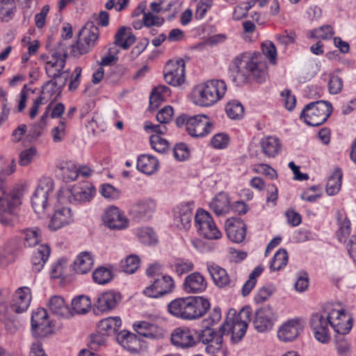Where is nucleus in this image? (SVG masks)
<instances>
[{"instance_id": "1", "label": "nucleus", "mask_w": 356, "mask_h": 356, "mask_svg": "<svg viewBox=\"0 0 356 356\" xmlns=\"http://www.w3.org/2000/svg\"><path fill=\"white\" fill-rule=\"evenodd\" d=\"M259 54L243 53L236 56L230 67L233 81L245 83L251 74L257 82H262L266 76V65L259 60Z\"/></svg>"}, {"instance_id": "2", "label": "nucleus", "mask_w": 356, "mask_h": 356, "mask_svg": "<svg viewBox=\"0 0 356 356\" xmlns=\"http://www.w3.org/2000/svg\"><path fill=\"white\" fill-rule=\"evenodd\" d=\"M168 308L175 317L193 320L203 316L209 309L210 303L202 296H189L173 300L168 304Z\"/></svg>"}, {"instance_id": "3", "label": "nucleus", "mask_w": 356, "mask_h": 356, "mask_svg": "<svg viewBox=\"0 0 356 356\" xmlns=\"http://www.w3.org/2000/svg\"><path fill=\"white\" fill-rule=\"evenodd\" d=\"M226 90L227 86L223 81H208L194 88V102L201 106H210L219 101Z\"/></svg>"}, {"instance_id": "4", "label": "nucleus", "mask_w": 356, "mask_h": 356, "mask_svg": "<svg viewBox=\"0 0 356 356\" xmlns=\"http://www.w3.org/2000/svg\"><path fill=\"white\" fill-rule=\"evenodd\" d=\"M250 316V307H243L237 315L235 309H230L227 313L226 321L222 325H226L225 335L231 332L232 341L234 343L239 342L246 332Z\"/></svg>"}, {"instance_id": "5", "label": "nucleus", "mask_w": 356, "mask_h": 356, "mask_svg": "<svg viewBox=\"0 0 356 356\" xmlns=\"http://www.w3.org/2000/svg\"><path fill=\"white\" fill-rule=\"evenodd\" d=\"M176 124L180 128H184L192 137H203L208 134L212 124L206 115L189 116L183 114L176 119Z\"/></svg>"}, {"instance_id": "6", "label": "nucleus", "mask_w": 356, "mask_h": 356, "mask_svg": "<svg viewBox=\"0 0 356 356\" xmlns=\"http://www.w3.org/2000/svg\"><path fill=\"white\" fill-rule=\"evenodd\" d=\"M332 112V106L325 101H317L306 105L302 111L300 118L312 127H317L325 122Z\"/></svg>"}, {"instance_id": "7", "label": "nucleus", "mask_w": 356, "mask_h": 356, "mask_svg": "<svg viewBox=\"0 0 356 356\" xmlns=\"http://www.w3.org/2000/svg\"><path fill=\"white\" fill-rule=\"evenodd\" d=\"M99 36V29L93 22H88L80 30L76 44L72 45V54L79 56L89 52Z\"/></svg>"}, {"instance_id": "8", "label": "nucleus", "mask_w": 356, "mask_h": 356, "mask_svg": "<svg viewBox=\"0 0 356 356\" xmlns=\"http://www.w3.org/2000/svg\"><path fill=\"white\" fill-rule=\"evenodd\" d=\"M54 181L49 178L40 180L31 197V204L35 212L39 215L44 213L48 204L49 193L53 191Z\"/></svg>"}, {"instance_id": "9", "label": "nucleus", "mask_w": 356, "mask_h": 356, "mask_svg": "<svg viewBox=\"0 0 356 356\" xmlns=\"http://www.w3.org/2000/svg\"><path fill=\"white\" fill-rule=\"evenodd\" d=\"M221 325L218 330L207 325L206 327L197 333V340L207 344L206 350L209 353H215L222 348L225 327Z\"/></svg>"}, {"instance_id": "10", "label": "nucleus", "mask_w": 356, "mask_h": 356, "mask_svg": "<svg viewBox=\"0 0 356 356\" xmlns=\"http://www.w3.org/2000/svg\"><path fill=\"white\" fill-rule=\"evenodd\" d=\"M195 224L200 235L208 239H218L221 237V233L217 228L211 215L199 209L195 216Z\"/></svg>"}, {"instance_id": "11", "label": "nucleus", "mask_w": 356, "mask_h": 356, "mask_svg": "<svg viewBox=\"0 0 356 356\" xmlns=\"http://www.w3.org/2000/svg\"><path fill=\"white\" fill-rule=\"evenodd\" d=\"M92 187L87 184L74 186L71 189L61 191L58 198L60 202L65 203L68 201L71 203H82L90 201L94 192Z\"/></svg>"}, {"instance_id": "12", "label": "nucleus", "mask_w": 356, "mask_h": 356, "mask_svg": "<svg viewBox=\"0 0 356 356\" xmlns=\"http://www.w3.org/2000/svg\"><path fill=\"white\" fill-rule=\"evenodd\" d=\"M329 310H324L321 313L313 314L311 320V327L314 330V337L317 341L322 343H327L330 341L328 326L330 325Z\"/></svg>"}, {"instance_id": "13", "label": "nucleus", "mask_w": 356, "mask_h": 356, "mask_svg": "<svg viewBox=\"0 0 356 356\" xmlns=\"http://www.w3.org/2000/svg\"><path fill=\"white\" fill-rule=\"evenodd\" d=\"M164 79L174 87L181 86L185 82V62L183 59L169 60L163 70Z\"/></svg>"}, {"instance_id": "14", "label": "nucleus", "mask_w": 356, "mask_h": 356, "mask_svg": "<svg viewBox=\"0 0 356 356\" xmlns=\"http://www.w3.org/2000/svg\"><path fill=\"white\" fill-rule=\"evenodd\" d=\"M31 328L33 334L38 338L46 337L53 332V327L44 309L39 308L33 313Z\"/></svg>"}, {"instance_id": "15", "label": "nucleus", "mask_w": 356, "mask_h": 356, "mask_svg": "<svg viewBox=\"0 0 356 356\" xmlns=\"http://www.w3.org/2000/svg\"><path fill=\"white\" fill-rule=\"evenodd\" d=\"M67 57L66 45L59 42L51 56V60L45 65V71L49 77H55L57 73L65 70Z\"/></svg>"}, {"instance_id": "16", "label": "nucleus", "mask_w": 356, "mask_h": 356, "mask_svg": "<svg viewBox=\"0 0 356 356\" xmlns=\"http://www.w3.org/2000/svg\"><path fill=\"white\" fill-rule=\"evenodd\" d=\"M330 325L339 335L348 333L353 326V318L343 309H332L329 310Z\"/></svg>"}, {"instance_id": "17", "label": "nucleus", "mask_w": 356, "mask_h": 356, "mask_svg": "<svg viewBox=\"0 0 356 356\" xmlns=\"http://www.w3.org/2000/svg\"><path fill=\"white\" fill-rule=\"evenodd\" d=\"M151 282L152 284L143 291V293L149 298H156L162 296L170 293L174 287L173 280L168 275L154 277Z\"/></svg>"}, {"instance_id": "18", "label": "nucleus", "mask_w": 356, "mask_h": 356, "mask_svg": "<svg viewBox=\"0 0 356 356\" xmlns=\"http://www.w3.org/2000/svg\"><path fill=\"white\" fill-rule=\"evenodd\" d=\"M304 321L300 318H293L284 322L277 330V337L284 342L293 341L303 331Z\"/></svg>"}, {"instance_id": "19", "label": "nucleus", "mask_w": 356, "mask_h": 356, "mask_svg": "<svg viewBox=\"0 0 356 356\" xmlns=\"http://www.w3.org/2000/svg\"><path fill=\"white\" fill-rule=\"evenodd\" d=\"M276 316L273 308L264 306L255 312L253 325L254 329L259 332H266L272 330Z\"/></svg>"}, {"instance_id": "20", "label": "nucleus", "mask_w": 356, "mask_h": 356, "mask_svg": "<svg viewBox=\"0 0 356 356\" xmlns=\"http://www.w3.org/2000/svg\"><path fill=\"white\" fill-rule=\"evenodd\" d=\"M155 203L149 199L141 200L130 208L129 214L137 222L146 221L152 218L155 209Z\"/></svg>"}, {"instance_id": "21", "label": "nucleus", "mask_w": 356, "mask_h": 356, "mask_svg": "<svg viewBox=\"0 0 356 356\" xmlns=\"http://www.w3.org/2000/svg\"><path fill=\"white\" fill-rule=\"evenodd\" d=\"M227 237L233 242H242L246 235V225L239 218H231L225 222Z\"/></svg>"}, {"instance_id": "22", "label": "nucleus", "mask_w": 356, "mask_h": 356, "mask_svg": "<svg viewBox=\"0 0 356 356\" xmlns=\"http://www.w3.org/2000/svg\"><path fill=\"white\" fill-rule=\"evenodd\" d=\"M70 70H65L56 74L55 77H50L51 80L48 81L42 87V94H48L49 97L58 92H61L63 87L66 85L70 76Z\"/></svg>"}, {"instance_id": "23", "label": "nucleus", "mask_w": 356, "mask_h": 356, "mask_svg": "<svg viewBox=\"0 0 356 356\" xmlns=\"http://www.w3.org/2000/svg\"><path fill=\"white\" fill-rule=\"evenodd\" d=\"M103 221L106 226L113 229H122L127 226V219L122 215L118 208H108L103 216Z\"/></svg>"}, {"instance_id": "24", "label": "nucleus", "mask_w": 356, "mask_h": 356, "mask_svg": "<svg viewBox=\"0 0 356 356\" xmlns=\"http://www.w3.org/2000/svg\"><path fill=\"white\" fill-rule=\"evenodd\" d=\"M31 299L30 289L28 287L18 289L13 296L10 310L17 314L25 312L29 306Z\"/></svg>"}, {"instance_id": "25", "label": "nucleus", "mask_w": 356, "mask_h": 356, "mask_svg": "<svg viewBox=\"0 0 356 356\" xmlns=\"http://www.w3.org/2000/svg\"><path fill=\"white\" fill-rule=\"evenodd\" d=\"M192 210V204L189 202L180 204L175 209L174 219L177 227L184 229H188L191 227Z\"/></svg>"}, {"instance_id": "26", "label": "nucleus", "mask_w": 356, "mask_h": 356, "mask_svg": "<svg viewBox=\"0 0 356 356\" xmlns=\"http://www.w3.org/2000/svg\"><path fill=\"white\" fill-rule=\"evenodd\" d=\"M134 330L138 334L151 339L163 337L164 330L162 327L147 321H140L134 324Z\"/></svg>"}, {"instance_id": "27", "label": "nucleus", "mask_w": 356, "mask_h": 356, "mask_svg": "<svg viewBox=\"0 0 356 356\" xmlns=\"http://www.w3.org/2000/svg\"><path fill=\"white\" fill-rule=\"evenodd\" d=\"M171 341L173 345L182 348L193 347L197 343L188 328H177L171 335Z\"/></svg>"}, {"instance_id": "28", "label": "nucleus", "mask_w": 356, "mask_h": 356, "mask_svg": "<svg viewBox=\"0 0 356 356\" xmlns=\"http://www.w3.org/2000/svg\"><path fill=\"white\" fill-rule=\"evenodd\" d=\"M72 221L71 209L67 207H62L55 211L49 222V228L55 231L69 225Z\"/></svg>"}, {"instance_id": "29", "label": "nucleus", "mask_w": 356, "mask_h": 356, "mask_svg": "<svg viewBox=\"0 0 356 356\" xmlns=\"http://www.w3.org/2000/svg\"><path fill=\"white\" fill-rule=\"evenodd\" d=\"M207 286L204 277L197 272L188 275L184 282V289L187 293H201Z\"/></svg>"}, {"instance_id": "30", "label": "nucleus", "mask_w": 356, "mask_h": 356, "mask_svg": "<svg viewBox=\"0 0 356 356\" xmlns=\"http://www.w3.org/2000/svg\"><path fill=\"white\" fill-rule=\"evenodd\" d=\"M120 298L121 297L118 293L111 291L106 292L97 298L95 306L100 312L108 311L116 307Z\"/></svg>"}, {"instance_id": "31", "label": "nucleus", "mask_w": 356, "mask_h": 356, "mask_svg": "<svg viewBox=\"0 0 356 356\" xmlns=\"http://www.w3.org/2000/svg\"><path fill=\"white\" fill-rule=\"evenodd\" d=\"M48 306L51 312L58 316L70 318L73 315L61 296H54L51 297L49 300Z\"/></svg>"}, {"instance_id": "32", "label": "nucleus", "mask_w": 356, "mask_h": 356, "mask_svg": "<svg viewBox=\"0 0 356 356\" xmlns=\"http://www.w3.org/2000/svg\"><path fill=\"white\" fill-rule=\"evenodd\" d=\"M207 270L216 286L222 288L230 285L232 281L225 269L218 265L211 264L208 265Z\"/></svg>"}, {"instance_id": "33", "label": "nucleus", "mask_w": 356, "mask_h": 356, "mask_svg": "<svg viewBox=\"0 0 356 356\" xmlns=\"http://www.w3.org/2000/svg\"><path fill=\"white\" fill-rule=\"evenodd\" d=\"M122 321L120 317H108L100 321L98 323V332L101 334L110 336L118 334Z\"/></svg>"}, {"instance_id": "34", "label": "nucleus", "mask_w": 356, "mask_h": 356, "mask_svg": "<svg viewBox=\"0 0 356 356\" xmlns=\"http://www.w3.org/2000/svg\"><path fill=\"white\" fill-rule=\"evenodd\" d=\"M117 341L126 350L136 352L140 342L135 334L126 330L120 331L116 336Z\"/></svg>"}, {"instance_id": "35", "label": "nucleus", "mask_w": 356, "mask_h": 356, "mask_svg": "<svg viewBox=\"0 0 356 356\" xmlns=\"http://www.w3.org/2000/svg\"><path fill=\"white\" fill-rule=\"evenodd\" d=\"M262 152L268 158H274L281 151L280 140L275 137L268 136L260 141Z\"/></svg>"}, {"instance_id": "36", "label": "nucleus", "mask_w": 356, "mask_h": 356, "mask_svg": "<svg viewBox=\"0 0 356 356\" xmlns=\"http://www.w3.org/2000/svg\"><path fill=\"white\" fill-rule=\"evenodd\" d=\"M210 208L217 216L225 215L230 209V202L228 195L224 193H218L211 202Z\"/></svg>"}, {"instance_id": "37", "label": "nucleus", "mask_w": 356, "mask_h": 356, "mask_svg": "<svg viewBox=\"0 0 356 356\" xmlns=\"http://www.w3.org/2000/svg\"><path fill=\"white\" fill-rule=\"evenodd\" d=\"M159 168L158 160L150 155H141L137 161V168L140 171L147 175H152Z\"/></svg>"}, {"instance_id": "38", "label": "nucleus", "mask_w": 356, "mask_h": 356, "mask_svg": "<svg viewBox=\"0 0 356 356\" xmlns=\"http://www.w3.org/2000/svg\"><path fill=\"white\" fill-rule=\"evenodd\" d=\"M135 41V35L125 26L120 27L115 35V44L124 49H128Z\"/></svg>"}, {"instance_id": "39", "label": "nucleus", "mask_w": 356, "mask_h": 356, "mask_svg": "<svg viewBox=\"0 0 356 356\" xmlns=\"http://www.w3.org/2000/svg\"><path fill=\"white\" fill-rule=\"evenodd\" d=\"M94 264V260L88 252H81L74 262V269L79 274L88 273Z\"/></svg>"}, {"instance_id": "40", "label": "nucleus", "mask_w": 356, "mask_h": 356, "mask_svg": "<svg viewBox=\"0 0 356 356\" xmlns=\"http://www.w3.org/2000/svg\"><path fill=\"white\" fill-rule=\"evenodd\" d=\"M50 254V248L47 245H41L34 252L32 257L33 270L40 272L47 261Z\"/></svg>"}, {"instance_id": "41", "label": "nucleus", "mask_w": 356, "mask_h": 356, "mask_svg": "<svg viewBox=\"0 0 356 356\" xmlns=\"http://www.w3.org/2000/svg\"><path fill=\"white\" fill-rule=\"evenodd\" d=\"M342 171L340 168H336L332 175L328 178L326 185V193L329 195L338 193L341 187Z\"/></svg>"}, {"instance_id": "42", "label": "nucleus", "mask_w": 356, "mask_h": 356, "mask_svg": "<svg viewBox=\"0 0 356 356\" xmlns=\"http://www.w3.org/2000/svg\"><path fill=\"white\" fill-rule=\"evenodd\" d=\"M263 270L264 267L260 265L257 266L250 274L248 280L246 281L242 288L243 296H247L250 293L256 284L257 278L261 274Z\"/></svg>"}, {"instance_id": "43", "label": "nucleus", "mask_w": 356, "mask_h": 356, "mask_svg": "<svg viewBox=\"0 0 356 356\" xmlns=\"http://www.w3.org/2000/svg\"><path fill=\"white\" fill-rule=\"evenodd\" d=\"M72 309L78 314L86 313L91 306L90 298L86 296H80L72 300Z\"/></svg>"}, {"instance_id": "44", "label": "nucleus", "mask_w": 356, "mask_h": 356, "mask_svg": "<svg viewBox=\"0 0 356 356\" xmlns=\"http://www.w3.org/2000/svg\"><path fill=\"white\" fill-rule=\"evenodd\" d=\"M139 265V257L135 254H131L120 262V268L123 272L132 274L138 268Z\"/></svg>"}, {"instance_id": "45", "label": "nucleus", "mask_w": 356, "mask_h": 356, "mask_svg": "<svg viewBox=\"0 0 356 356\" xmlns=\"http://www.w3.org/2000/svg\"><path fill=\"white\" fill-rule=\"evenodd\" d=\"M225 111L227 115L234 120L241 118L244 113L243 105L236 100L228 102L225 106Z\"/></svg>"}, {"instance_id": "46", "label": "nucleus", "mask_w": 356, "mask_h": 356, "mask_svg": "<svg viewBox=\"0 0 356 356\" xmlns=\"http://www.w3.org/2000/svg\"><path fill=\"white\" fill-rule=\"evenodd\" d=\"M60 170L63 178L66 182L76 180L79 175L77 167L71 162L61 164Z\"/></svg>"}, {"instance_id": "47", "label": "nucleus", "mask_w": 356, "mask_h": 356, "mask_svg": "<svg viewBox=\"0 0 356 356\" xmlns=\"http://www.w3.org/2000/svg\"><path fill=\"white\" fill-rule=\"evenodd\" d=\"M288 262L287 252L284 249H280L274 255L270 264L271 270H279L286 265Z\"/></svg>"}, {"instance_id": "48", "label": "nucleus", "mask_w": 356, "mask_h": 356, "mask_svg": "<svg viewBox=\"0 0 356 356\" xmlns=\"http://www.w3.org/2000/svg\"><path fill=\"white\" fill-rule=\"evenodd\" d=\"M334 346L339 356H350L351 352L350 343L343 335H339L335 337Z\"/></svg>"}, {"instance_id": "49", "label": "nucleus", "mask_w": 356, "mask_h": 356, "mask_svg": "<svg viewBox=\"0 0 356 356\" xmlns=\"http://www.w3.org/2000/svg\"><path fill=\"white\" fill-rule=\"evenodd\" d=\"M92 278L96 283L104 284L112 280L113 275L109 269L105 267H99L93 272Z\"/></svg>"}, {"instance_id": "50", "label": "nucleus", "mask_w": 356, "mask_h": 356, "mask_svg": "<svg viewBox=\"0 0 356 356\" xmlns=\"http://www.w3.org/2000/svg\"><path fill=\"white\" fill-rule=\"evenodd\" d=\"M24 245L26 247H34L40 241V232L37 229H27L24 232Z\"/></svg>"}, {"instance_id": "51", "label": "nucleus", "mask_w": 356, "mask_h": 356, "mask_svg": "<svg viewBox=\"0 0 356 356\" xmlns=\"http://www.w3.org/2000/svg\"><path fill=\"white\" fill-rule=\"evenodd\" d=\"M15 8L14 0H0V18L8 20Z\"/></svg>"}, {"instance_id": "52", "label": "nucleus", "mask_w": 356, "mask_h": 356, "mask_svg": "<svg viewBox=\"0 0 356 356\" xmlns=\"http://www.w3.org/2000/svg\"><path fill=\"white\" fill-rule=\"evenodd\" d=\"M137 235L143 243L151 245L156 242L155 232L150 227L139 229L137 232Z\"/></svg>"}, {"instance_id": "53", "label": "nucleus", "mask_w": 356, "mask_h": 356, "mask_svg": "<svg viewBox=\"0 0 356 356\" xmlns=\"http://www.w3.org/2000/svg\"><path fill=\"white\" fill-rule=\"evenodd\" d=\"M6 92L3 89H0V126L8 118L10 108L8 107V99L6 97Z\"/></svg>"}, {"instance_id": "54", "label": "nucleus", "mask_w": 356, "mask_h": 356, "mask_svg": "<svg viewBox=\"0 0 356 356\" xmlns=\"http://www.w3.org/2000/svg\"><path fill=\"white\" fill-rule=\"evenodd\" d=\"M150 143L152 148L159 153H163L169 149L168 142L159 135H152Z\"/></svg>"}, {"instance_id": "55", "label": "nucleus", "mask_w": 356, "mask_h": 356, "mask_svg": "<svg viewBox=\"0 0 356 356\" xmlns=\"http://www.w3.org/2000/svg\"><path fill=\"white\" fill-rule=\"evenodd\" d=\"M334 33L333 29L330 25H324L313 30L311 32V37L314 38H322L323 40H327L334 35Z\"/></svg>"}, {"instance_id": "56", "label": "nucleus", "mask_w": 356, "mask_h": 356, "mask_svg": "<svg viewBox=\"0 0 356 356\" xmlns=\"http://www.w3.org/2000/svg\"><path fill=\"white\" fill-rule=\"evenodd\" d=\"M100 193L107 199L116 200L120 197L121 192L111 184H106L101 186Z\"/></svg>"}, {"instance_id": "57", "label": "nucleus", "mask_w": 356, "mask_h": 356, "mask_svg": "<svg viewBox=\"0 0 356 356\" xmlns=\"http://www.w3.org/2000/svg\"><path fill=\"white\" fill-rule=\"evenodd\" d=\"M37 153V149L31 147L24 149L19 154V163L22 166H26L30 164Z\"/></svg>"}, {"instance_id": "58", "label": "nucleus", "mask_w": 356, "mask_h": 356, "mask_svg": "<svg viewBox=\"0 0 356 356\" xmlns=\"http://www.w3.org/2000/svg\"><path fill=\"white\" fill-rule=\"evenodd\" d=\"M351 233L350 222L348 218H345L337 232V236L341 242H346L348 237L350 236Z\"/></svg>"}, {"instance_id": "59", "label": "nucleus", "mask_w": 356, "mask_h": 356, "mask_svg": "<svg viewBox=\"0 0 356 356\" xmlns=\"http://www.w3.org/2000/svg\"><path fill=\"white\" fill-rule=\"evenodd\" d=\"M65 122L61 120L58 126L51 130V136L54 143H60L63 140L65 136Z\"/></svg>"}, {"instance_id": "60", "label": "nucleus", "mask_w": 356, "mask_h": 356, "mask_svg": "<svg viewBox=\"0 0 356 356\" xmlns=\"http://www.w3.org/2000/svg\"><path fill=\"white\" fill-rule=\"evenodd\" d=\"M143 23L147 27L152 26H161L164 23V19L152 13L147 12V14H145V17H143Z\"/></svg>"}, {"instance_id": "61", "label": "nucleus", "mask_w": 356, "mask_h": 356, "mask_svg": "<svg viewBox=\"0 0 356 356\" xmlns=\"http://www.w3.org/2000/svg\"><path fill=\"white\" fill-rule=\"evenodd\" d=\"M172 115V107L166 106L157 113L156 120L161 124H167L171 121Z\"/></svg>"}, {"instance_id": "62", "label": "nucleus", "mask_w": 356, "mask_h": 356, "mask_svg": "<svg viewBox=\"0 0 356 356\" xmlns=\"http://www.w3.org/2000/svg\"><path fill=\"white\" fill-rule=\"evenodd\" d=\"M281 97L285 108L289 111H292L296 106V97L291 95V91L288 89H285L281 92Z\"/></svg>"}, {"instance_id": "63", "label": "nucleus", "mask_w": 356, "mask_h": 356, "mask_svg": "<svg viewBox=\"0 0 356 356\" xmlns=\"http://www.w3.org/2000/svg\"><path fill=\"white\" fill-rule=\"evenodd\" d=\"M343 88L342 79L338 76L332 75L328 82V89L331 94H338Z\"/></svg>"}, {"instance_id": "64", "label": "nucleus", "mask_w": 356, "mask_h": 356, "mask_svg": "<svg viewBox=\"0 0 356 356\" xmlns=\"http://www.w3.org/2000/svg\"><path fill=\"white\" fill-rule=\"evenodd\" d=\"M174 156L178 161H184L189 157V150L184 143L177 144L174 147Z\"/></svg>"}]
</instances>
